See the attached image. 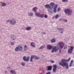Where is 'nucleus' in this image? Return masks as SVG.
I'll return each instance as SVG.
<instances>
[{"mask_svg": "<svg viewBox=\"0 0 74 74\" xmlns=\"http://www.w3.org/2000/svg\"><path fill=\"white\" fill-rule=\"evenodd\" d=\"M66 60L65 59H63L62 60V62L60 63V64L62 67H64L63 66H66V69H69V66L68 64L66 62Z\"/></svg>", "mask_w": 74, "mask_h": 74, "instance_id": "nucleus-1", "label": "nucleus"}, {"mask_svg": "<svg viewBox=\"0 0 74 74\" xmlns=\"http://www.w3.org/2000/svg\"><path fill=\"white\" fill-rule=\"evenodd\" d=\"M64 11L66 14H68V15H70L73 13L72 10L70 9H65Z\"/></svg>", "mask_w": 74, "mask_h": 74, "instance_id": "nucleus-2", "label": "nucleus"}, {"mask_svg": "<svg viewBox=\"0 0 74 74\" xmlns=\"http://www.w3.org/2000/svg\"><path fill=\"white\" fill-rule=\"evenodd\" d=\"M46 8H47L48 11H50V10H52V7H51L50 5H45Z\"/></svg>", "mask_w": 74, "mask_h": 74, "instance_id": "nucleus-3", "label": "nucleus"}, {"mask_svg": "<svg viewBox=\"0 0 74 74\" xmlns=\"http://www.w3.org/2000/svg\"><path fill=\"white\" fill-rule=\"evenodd\" d=\"M59 49L58 47L56 46H55L53 47V49L51 51V52L52 53H53L54 52H56L57 51H58Z\"/></svg>", "mask_w": 74, "mask_h": 74, "instance_id": "nucleus-4", "label": "nucleus"}, {"mask_svg": "<svg viewBox=\"0 0 74 74\" xmlns=\"http://www.w3.org/2000/svg\"><path fill=\"white\" fill-rule=\"evenodd\" d=\"M34 58L35 59H40V57H38L37 56H31V62H33L32 60H33Z\"/></svg>", "mask_w": 74, "mask_h": 74, "instance_id": "nucleus-5", "label": "nucleus"}, {"mask_svg": "<svg viewBox=\"0 0 74 74\" xmlns=\"http://www.w3.org/2000/svg\"><path fill=\"white\" fill-rule=\"evenodd\" d=\"M59 45L60 48H62L63 47H64V44L62 42H60L58 43V45H59Z\"/></svg>", "mask_w": 74, "mask_h": 74, "instance_id": "nucleus-6", "label": "nucleus"}, {"mask_svg": "<svg viewBox=\"0 0 74 74\" xmlns=\"http://www.w3.org/2000/svg\"><path fill=\"white\" fill-rule=\"evenodd\" d=\"M10 23L11 24V25H14L16 24V21L14 19L11 20L10 21Z\"/></svg>", "mask_w": 74, "mask_h": 74, "instance_id": "nucleus-7", "label": "nucleus"}, {"mask_svg": "<svg viewBox=\"0 0 74 74\" xmlns=\"http://www.w3.org/2000/svg\"><path fill=\"white\" fill-rule=\"evenodd\" d=\"M29 58H30L29 57H26L25 56H24L23 58V59L25 61H26V62H28Z\"/></svg>", "mask_w": 74, "mask_h": 74, "instance_id": "nucleus-8", "label": "nucleus"}, {"mask_svg": "<svg viewBox=\"0 0 74 74\" xmlns=\"http://www.w3.org/2000/svg\"><path fill=\"white\" fill-rule=\"evenodd\" d=\"M53 72H56V69H57V66L56 65H54L53 66Z\"/></svg>", "mask_w": 74, "mask_h": 74, "instance_id": "nucleus-9", "label": "nucleus"}, {"mask_svg": "<svg viewBox=\"0 0 74 74\" xmlns=\"http://www.w3.org/2000/svg\"><path fill=\"white\" fill-rule=\"evenodd\" d=\"M58 5H55L54 8H53L54 9L53 12L55 13H56V8H57V7H58Z\"/></svg>", "mask_w": 74, "mask_h": 74, "instance_id": "nucleus-10", "label": "nucleus"}, {"mask_svg": "<svg viewBox=\"0 0 74 74\" xmlns=\"http://www.w3.org/2000/svg\"><path fill=\"white\" fill-rule=\"evenodd\" d=\"M10 38L11 39L13 40H15L16 39V37H15V36L13 35H11Z\"/></svg>", "mask_w": 74, "mask_h": 74, "instance_id": "nucleus-11", "label": "nucleus"}, {"mask_svg": "<svg viewBox=\"0 0 74 74\" xmlns=\"http://www.w3.org/2000/svg\"><path fill=\"white\" fill-rule=\"evenodd\" d=\"M52 48H53L52 46H51L49 45H48L47 46V48L48 49H52Z\"/></svg>", "mask_w": 74, "mask_h": 74, "instance_id": "nucleus-12", "label": "nucleus"}, {"mask_svg": "<svg viewBox=\"0 0 74 74\" xmlns=\"http://www.w3.org/2000/svg\"><path fill=\"white\" fill-rule=\"evenodd\" d=\"M27 14L28 15L30 16H32L33 15V13H32L28 12Z\"/></svg>", "mask_w": 74, "mask_h": 74, "instance_id": "nucleus-13", "label": "nucleus"}, {"mask_svg": "<svg viewBox=\"0 0 74 74\" xmlns=\"http://www.w3.org/2000/svg\"><path fill=\"white\" fill-rule=\"evenodd\" d=\"M35 14L36 16H38V17H40V13L35 12Z\"/></svg>", "mask_w": 74, "mask_h": 74, "instance_id": "nucleus-14", "label": "nucleus"}, {"mask_svg": "<svg viewBox=\"0 0 74 74\" xmlns=\"http://www.w3.org/2000/svg\"><path fill=\"white\" fill-rule=\"evenodd\" d=\"M18 49L19 51H21L22 50H23V48L21 46H18Z\"/></svg>", "mask_w": 74, "mask_h": 74, "instance_id": "nucleus-15", "label": "nucleus"}, {"mask_svg": "<svg viewBox=\"0 0 74 74\" xmlns=\"http://www.w3.org/2000/svg\"><path fill=\"white\" fill-rule=\"evenodd\" d=\"M38 8H37L36 7H35V8H34L33 9V10L34 12H37V10H38Z\"/></svg>", "mask_w": 74, "mask_h": 74, "instance_id": "nucleus-16", "label": "nucleus"}, {"mask_svg": "<svg viewBox=\"0 0 74 74\" xmlns=\"http://www.w3.org/2000/svg\"><path fill=\"white\" fill-rule=\"evenodd\" d=\"M31 46L32 47H36V46L34 45V42H32L31 43Z\"/></svg>", "mask_w": 74, "mask_h": 74, "instance_id": "nucleus-17", "label": "nucleus"}, {"mask_svg": "<svg viewBox=\"0 0 74 74\" xmlns=\"http://www.w3.org/2000/svg\"><path fill=\"white\" fill-rule=\"evenodd\" d=\"M51 69H52V66H48V70H51Z\"/></svg>", "mask_w": 74, "mask_h": 74, "instance_id": "nucleus-18", "label": "nucleus"}, {"mask_svg": "<svg viewBox=\"0 0 74 74\" xmlns=\"http://www.w3.org/2000/svg\"><path fill=\"white\" fill-rule=\"evenodd\" d=\"M50 5H51L52 6V8H53V6H54L55 5V3H53V2H51L50 3Z\"/></svg>", "mask_w": 74, "mask_h": 74, "instance_id": "nucleus-19", "label": "nucleus"}, {"mask_svg": "<svg viewBox=\"0 0 74 74\" xmlns=\"http://www.w3.org/2000/svg\"><path fill=\"white\" fill-rule=\"evenodd\" d=\"M24 48L25 51H26V50H27V49H28V48H27V47L26 45H25L24 46Z\"/></svg>", "mask_w": 74, "mask_h": 74, "instance_id": "nucleus-20", "label": "nucleus"}, {"mask_svg": "<svg viewBox=\"0 0 74 74\" xmlns=\"http://www.w3.org/2000/svg\"><path fill=\"white\" fill-rule=\"evenodd\" d=\"M31 29H32V27H27L26 28V29L27 30H31Z\"/></svg>", "mask_w": 74, "mask_h": 74, "instance_id": "nucleus-21", "label": "nucleus"}, {"mask_svg": "<svg viewBox=\"0 0 74 74\" xmlns=\"http://www.w3.org/2000/svg\"><path fill=\"white\" fill-rule=\"evenodd\" d=\"M10 72L12 74H16V72L14 71L11 70L10 71Z\"/></svg>", "mask_w": 74, "mask_h": 74, "instance_id": "nucleus-22", "label": "nucleus"}, {"mask_svg": "<svg viewBox=\"0 0 74 74\" xmlns=\"http://www.w3.org/2000/svg\"><path fill=\"white\" fill-rule=\"evenodd\" d=\"M15 51H16V52H18V51L19 50V48L18 47H16L15 49Z\"/></svg>", "mask_w": 74, "mask_h": 74, "instance_id": "nucleus-23", "label": "nucleus"}, {"mask_svg": "<svg viewBox=\"0 0 74 74\" xmlns=\"http://www.w3.org/2000/svg\"><path fill=\"white\" fill-rule=\"evenodd\" d=\"M73 60H72L71 62V63L70 64V66H71V65H72V64H73Z\"/></svg>", "mask_w": 74, "mask_h": 74, "instance_id": "nucleus-24", "label": "nucleus"}, {"mask_svg": "<svg viewBox=\"0 0 74 74\" xmlns=\"http://www.w3.org/2000/svg\"><path fill=\"white\" fill-rule=\"evenodd\" d=\"M44 14H40V16L39 17H40L41 18H43V17H44Z\"/></svg>", "mask_w": 74, "mask_h": 74, "instance_id": "nucleus-25", "label": "nucleus"}, {"mask_svg": "<svg viewBox=\"0 0 74 74\" xmlns=\"http://www.w3.org/2000/svg\"><path fill=\"white\" fill-rule=\"evenodd\" d=\"M44 47H45V46H44V45L42 46L39 49H43V48H44Z\"/></svg>", "mask_w": 74, "mask_h": 74, "instance_id": "nucleus-26", "label": "nucleus"}, {"mask_svg": "<svg viewBox=\"0 0 74 74\" xmlns=\"http://www.w3.org/2000/svg\"><path fill=\"white\" fill-rule=\"evenodd\" d=\"M6 5V4L5 3H3L2 5V6L4 7V6H5V5Z\"/></svg>", "mask_w": 74, "mask_h": 74, "instance_id": "nucleus-27", "label": "nucleus"}, {"mask_svg": "<svg viewBox=\"0 0 74 74\" xmlns=\"http://www.w3.org/2000/svg\"><path fill=\"white\" fill-rule=\"evenodd\" d=\"M55 39H53L51 40L52 42H55Z\"/></svg>", "mask_w": 74, "mask_h": 74, "instance_id": "nucleus-28", "label": "nucleus"}, {"mask_svg": "<svg viewBox=\"0 0 74 74\" xmlns=\"http://www.w3.org/2000/svg\"><path fill=\"white\" fill-rule=\"evenodd\" d=\"M11 45H14V44H15V42H12L11 43Z\"/></svg>", "mask_w": 74, "mask_h": 74, "instance_id": "nucleus-29", "label": "nucleus"}, {"mask_svg": "<svg viewBox=\"0 0 74 74\" xmlns=\"http://www.w3.org/2000/svg\"><path fill=\"white\" fill-rule=\"evenodd\" d=\"M21 65L23 66H25V63L24 62H22Z\"/></svg>", "mask_w": 74, "mask_h": 74, "instance_id": "nucleus-30", "label": "nucleus"}, {"mask_svg": "<svg viewBox=\"0 0 74 74\" xmlns=\"http://www.w3.org/2000/svg\"><path fill=\"white\" fill-rule=\"evenodd\" d=\"M73 49H74V47L73 46H71V51H73Z\"/></svg>", "mask_w": 74, "mask_h": 74, "instance_id": "nucleus-31", "label": "nucleus"}, {"mask_svg": "<svg viewBox=\"0 0 74 74\" xmlns=\"http://www.w3.org/2000/svg\"><path fill=\"white\" fill-rule=\"evenodd\" d=\"M71 50H68V53H71Z\"/></svg>", "mask_w": 74, "mask_h": 74, "instance_id": "nucleus-32", "label": "nucleus"}, {"mask_svg": "<svg viewBox=\"0 0 74 74\" xmlns=\"http://www.w3.org/2000/svg\"><path fill=\"white\" fill-rule=\"evenodd\" d=\"M68 1V0H62V1H63V2H66Z\"/></svg>", "mask_w": 74, "mask_h": 74, "instance_id": "nucleus-33", "label": "nucleus"}, {"mask_svg": "<svg viewBox=\"0 0 74 74\" xmlns=\"http://www.w3.org/2000/svg\"><path fill=\"white\" fill-rule=\"evenodd\" d=\"M60 8H58V9H57L58 12H59V11H60Z\"/></svg>", "mask_w": 74, "mask_h": 74, "instance_id": "nucleus-34", "label": "nucleus"}, {"mask_svg": "<svg viewBox=\"0 0 74 74\" xmlns=\"http://www.w3.org/2000/svg\"><path fill=\"white\" fill-rule=\"evenodd\" d=\"M59 17V15H57L56 16V19H57L58 17Z\"/></svg>", "mask_w": 74, "mask_h": 74, "instance_id": "nucleus-35", "label": "nucleus"}, {"mask_svg": "<svg viewBox=\"0 0 74 74\" xmlns=\"http://www.w3.org/2000/svg\"><path fill=\"white\" fill-rule=\"evenodd\" d=\"M58 30H63V29L62 28H58Z\"/></svg>", "mask_w": 74, "mask_h": 74, "instance_id": "nucleus-36", "label": "nucleus"}, {"mask_svg": "<svg viewBox=\"0 0 74 74\" xmlns=\"http://www.w3.org/2000/svg\"><path fill=\"white\" fill-rule=\"evenodd\" d=\"M45 18H47L48 17V16H47V14H45Z\"/></svg>", "mask_w": 74, "mask_h": 74, "instance_id": "nucleus-37", "label": "nucleus"}, {"mask_svg": "<svg viewBox=\"0 0 74 74\" xmlns=\"http://www.w3.org/2000/svg\"><path fill=\"white\" fill-rule=\"evenodd\" d=\"M70 59H71V58H69V59L67 60V62H69V61H70Z\"/></svg>", "mask_w": 74, "mask_h": 74, "instance_id": "nucleus-38", "label": "nucleus"}, {"mask_svg": "<svg viewBox=\"0 0 74 74\" xmlns=\"http://www.w3.org/2000/svg\"><path fill=\"white\" fill-rule=\"evenodd\" d=\"M67 20H64V21L65 22H67Z\"/></svg>", "mask_w": 74, "mask_h": 74, "instance_id": "nucleus-39", "label": "nucleus"}, {"mask_svg": "<svg viewBox=\"0 0 74 74\" xmlns=\"http://www.w3.org/2000/svg\"><path fill=\"white\" fill-rule=\"evenodd\" d=\"M51 63H54V61H51Z\"/></svg>", "mask_w": 74, "mask_h": 74, "instance_id": "nucleus-40", "label": "nucleus"}, {"mask_svg": "<svg viewBox=\"0 0 74 74\" xmlns=\"http://www.w3.org/2000/svg\"><path fill=\"white\" fill-rule=\"evenodd\" d=\"M51 74V72H49L47 73V74Z\"/></svg>", "mask_w": 74, "mask_h": 74, "instance_id": "nucleus-41", "label": "nucleus"}, {"mask_svg": "<svg viewBox=\"0 0 74 74\" xmlns=\"http://www.w3.org/2000/svg\"><path fill=\"white\" fill-rule=\"evenodd\" d=\"M10 20H8L7 21V22H10Z\"/></svg>", "mask_w": 74, "mask_h": 74, "instance_id": "nucleus-42", "label": "nucleus"}, {"mask_svg": "<svg viewBox=\"0 0 74 74\" xmlns=\"http://www.w3.org/2000/svg\"><path fill=\"white\" fill-rule=\"evenodd\" d=\"M66 48H67V45H66V47H64V49H66Z\"/></svg>", "mask_w": 74, "mask_h": 74, "instance_id": "nucleus-43", "label": "nucleus"}, {"mask_svg": "<svg viewBox=\"0 0 74 74\" xmlns=\"http://www.w3.org/2000/svg\"><path fill=\"white\" fill-rule=\"evenodd\" d=\"M42 73H44V71L43 70V71H42Z\"/></svg>", "mask_w": 74, "mask_h": 74, "instance_id": "nucleus-44", "label": "nucleus"}, {"mask_svg": "<svg viewBox=\"0 0 74 74\" xmlns=\"http://www.w3.org/2000/svg\"><path fill=\"white\" fill-rule=\"evenodd\" d=\"M61 52V50H60V52Z\"/></svg>", "mask_w": 74, "mask_h": 74, "instance_id": "nucleus-45", "label": "nucleus"}, {"mask_svg": "<svg viewBox=\"0 0 74 74\" xmlns=\"http://www.w3.org/2000/svg\"><path fill=\"white\" fill-rule=\"evenodd\" d=\"M63 33V32H61V33Z\"/></svg>", "mask_w": 74, "mask_h": 74, "instance_id": "nucleus-46", "label": "nucleus"}, {"mask_svg": "<svg viewBox=\"0 0 74 74\" xmlns=\"http://www.w3.org/2000/svg\"><path fill=\"white\" fill-rule=\"evenodd\" d=\"M44 34H45V33H44Z\"/></svg>", "mask_w": 74, "mask_h": 74, "instance_id": "nucleus-47", "label": "nucleus"}]
</instances>
